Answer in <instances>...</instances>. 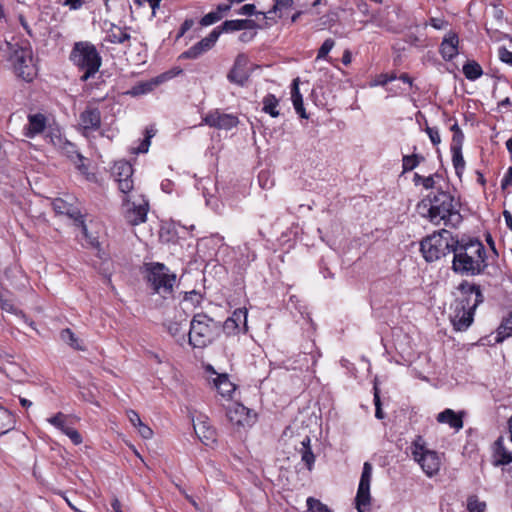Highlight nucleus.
Listing matches in <instances>:
<instances>
[{"label":"nucleus","mask_w":512,"mask_h":512,"mask_svg":"<svg viewBox=\"0 0 512 512\" xmlns=\"http://www.w3.org/2000/svg\"><path fill=\"white\" fill-rule=\"evenodd\" d=\"M460 202L449 191L438 187L417 204L418 213L434 225L455 228L463 220Z\"/></svg>","instance_id":"f257e3e1"},{"label":"nucleus","mask_w":512,"mask_h":512,"mask_svg":"<svg viewBox=\"0 0 512 512\" xmlns=\"http://www.w3.org/2000/svg\"><path fill=\"white\" fill-rule=\"evenodd\" d=\"M452 249V270L460 275L476 276L485 272L488 256L483 243L477 238H461Z\"/></svg>","instance_id":"f03ea898"},{"label":"nucleus","mask_w":512,"mask_h":512,"mask_svg":"<svg viewBox=\"0 0 512 512\" xmlns=\"http://www.w3.org/2000/svg\"><path fill=\"white\" fill-rule=\"evenodd\" d=\"M458 289L466 298L456 303L450 318L456 331H465L472 324L474 310L483 302L484 296L479 285L468 281L461 282Z\"/></svg>","instance_id":"7ed1b4c3"},{"label":"nucleus","mask_w":512,"mask_h":512,"mask_svg":"<svg viewBox=\"0 0 512 512\" xmlns=\"http://www.w3.org/2000/svg\"><path fill=\"white\" fill-rule=\"evenodd\" d=\"M144 274L148 287L153 293L160 295L162 298L172 296L176 275L170 272L163 263H145Z\"/></svg>","instance_id":"20e7f679"},{"label":"nucleus","mask_w":512,"mask_h":512,"mask_svg":"<svg viewBox=\"0 0 512 512\" xmlns=\"http://www.w3.org/2000/svg\"><path fill=\"white\" fill-rule=\"evenodd\" d=\"M5 46L17 76L26 82H31L37 74V69L30 44L5 42Z\"/></svg>","instance_id":"39448f33"},{"label":"nucleus","mask_w":512,"mask_h":512,"mask_svg":"<svg viewBox=\"0 0 512 512\" xmlns=\"http://www.w3.org/2000/svg\"><path fill=\"white\" fill-rule=\"evenodd\" d=\"M71 61L84 74L81 76L82 81H87L93 77L102 64V58L96 47L87 41L76 42L70 54Z\"/></svg>","instance_id":"423d86ee"},{"label":"nucleus","mask_w":512,"mask_h":512,"mask_svg":"<svg viewBox=\"0 0 512 512\" xmlns=\"http://www.w3.org/2000/svg\"><path fill=\"white\" fill-rule=\"evenodd\" d=\"M456 240L450 231L442 229L425 237L420 242V251L427 262H434L452 253Z\"/></svg>","instance_id":"0eeeda50"},{"label":"nucleus","mask_w":512,"mask_h":512,"mask_svg":"<svg viewBox=\"0 0 512 512\" xmlns=\"http://www.w3.org/2000/svg\"><path fill=\"white\" fill-rule=\"evenodd\" d=\"M217 329V322L206 314L194 315L190 322L189 344L194 348H205L213 342Z\"/></svg>","instance_id":"6e6552de"},{"label":"nucleus","mask_w":512,"mask_h":512,"mask_svg":"<svg viewBox=\"0 0 512 512\" xmlns=\"http://www.w3.org/2000/svg\"><path fill=\"white\" fill-rule=\"evenodd\" d=\"M411 454L427 476L431 477L438 473L441 465L439 455L436 451L426 448L422 436H417L412 442Z\"/></svg>","instance_id":"1a4fd4ad"},{"label":"nucleus","mask_w":512,"mask_h":512,"mask_svg":"<svg viewBox=\"0 0 512 512\" xmlns=\"http://www.w3.org/2000/svg\"><path fill=\"white\" fill-rule=\"evenodd\" d=\"M125 195L126 196L123 198V206L125 208L124 216L126 221L133 226L144 223L149 210L148 200L141 194Z\"/></svg>","instance_id":"9d476101"},{"label":"nucleus","mask_w":512,"mask_h":512,"mask_svg":"<svg viewBox=\"0 0 512 512\" xmlns=\"http://www.w3.org/2000/svg\"><path fill=\"white\" fill-rule=\"evenodd\" d=\"M372 469V465L369 462L364 463L358 491L355 498L356 509L358 512H364L366 507L370 505V483L372 477Z\"/></svg>","instance_id":"9b49d317"},{"label":"nucleus","mask_w":512,"mask_h":512,"mask_svg":"<svg viewBox=\"0 0 512 512\" xmlns=\"http://www.w3.org/2000/svg\"><path fill=\"white\" fill-rule=\"evenodd\" d=\"M101 127V112L99 108L88 105L80 113L78 128L84 136L97 131Z\"/></svg>","instance_id":"f8f14e48"},{"label":"nucleus","mask_w":512,"mask_h":512,"mask_svg":"<svg viewBox=\"0 0 512 512\" xmlns=\"http://www.w3.org/2000/svg\"><path fill=\"white\" fill-rule=\"evenodd\" d=\"M221 31L219 28H214L208 36L201 39L188 50L180 54V59H197L205 52L209 51L217 42Z\"/></svg>","instance_id":"ddd939ff"},{"label":"nucleus","mask_w":512,"mask_h":512,"mask_svg":"<svg viewBox=\"0 0 512 512\" xmlns=\"http://www.w3.org/2000/svg\"><path fill=\"white\" fill-rule=\"evenodd\" d=\"M248 63L249 58L246 54H238L235 58L232 68L227 74V79L229 80V82L241 87L245 86L249 79V74L247 72Z\"/></svg>","instance_id":"4468645a"},{"label":"nucleus","mask_w":512,"mask_h":512,"mask_svg":"<svg viewBox=\"0 0 512 512\" xmlns=\"http://www.w3.org/2000/svg\"><path fill=\"white\" fill-rule=\"evenodd\" d=\"M133 172L132 165L127 161H119L114 166L116 181L118 182L119 190L123 194H128L133 189Z\"/></svg>","instance_id":"2eb2a0df"},{"label":"nucleus","mask_w":512,"mask_h":512,"mask_svg":"<svg viewBox=\"0 0 512 512\" xmlns=\"http://www.w3.org/2000/svg\"><path fill=\"white\" fill-rule=\"evenodd\" d=\"M226 416L229 421L238 426H249L252 423L251 411L238 402H231L226 407Z\"/></svg>","instance_id":"dca6fc26"},{"label":"nucleus","mask_w":512,"mask_h":512,"mask_svg":"<svg viewBox=\"0 0 512 512\" xmlns=\"http://www.w3.org/2000/svg\"><path fill=\"white\" fill-rule=\"evenodd\" d=\"M203 121L206 125L217 129L230 130L237 126L238 118L232 114L221 113L219 110L209 112Z\"/></svg>","instance_id":"f3484780"},{"label":"nucleus","mask_w":512,"mask_h":512,"mask_svg":"<svg viewBox=\"0 0 512 512\" xmlns=\"http://www.w3.org/2000/svg\"><path fill=\"white\" fill-rule=\"evenodd\" d=\"M459 38L456 33L446 35L440 45V54L446 61L452 60L458 54Z\"/></svg>","instance_id":"a211bd4d"},{"label":"nucleus","mask_w":512,"mask_h":512,"mask_svg":"<svg viewBox=\"0 0 512 512\" xmlns=\"http://www.w3.org/2000/svg\"><path fill=\"white\" fill-rule=\"evenodd\" d=\"M463 416L464 412L456 413L454 410L447 408L437 415V421L446 423L451 428L459 431L463 427Z\"/></svg>","instance_id":"6ab92c4d"},{"label":"nucleus","mask_w":512,"mask_h":512,"mask_svg":"<svg viewBox=\"0 0 512 512\" xmlns=\"http://www.w3.org/2000/svg\"><path fill=\"white\" fill-rule=\"evenodd\" d=\"M512 462V455L504 446V438L500 436L494 443L493 464L495 466L507 465Z\"/></svg>","instance_id":"aec40b11"},{"label":"nucleus","mask_w":512,"mask_h":512,"mask_svg":"<svg viewBox=\"0 0 512 512\" xmlns=\"http://www.w3.org/2000/svg\"><path fill=\"white\" fill-rule=\"evenodd\" d=\"M46 127V117L41 114H31L28 116V126L25 128V135L33 138L35 135L40 134Z\"/></svg>","instance_id":"412c9836"},{"label":"nucleus","mask_w":512,"mask_h":512,"mask_svg":"<svg viewBox=\"0 0 512 512\" xmlns=\"http://www.w3.org/2000/svg\"><path fill=\"white\" fill-rule=\"evenodd\" d=\"M105 40L113 44H123L130 40V34L127 32L126 27L122 28L112 24L107 31Z\"/></svg>","instance_id":"4be33fe9"},{"label":"nucleus","mask_w":512,"mask_h":512,"mask_svg":"<svg viewBox=\"0 0 512 512\" xmlns=\"http://www.w3.org/2000/svg\"><path fill=\"white\" fill-rule=\"evenodd\" d=\"M291 99L293 102V106L295 111L299 114L301 118L307 119L308 115L305 112L303 106V98L299 91V78L293 80L292 89H291Z\"/></svg>","instance_id":"5701e85b"},{"label":"nucleus","mask_w":512,"mask_h":512,"mask_svg":"<svg viewBox=\"0 0 512 512\" xmlns=\"http://www.w3.org/2000/svg\"><path fill=\"white\" fill-rule=\"evenodd\" d=\"M310 442H311L310 437L306 436L301 441V446L298 449L299 453L301 454V459L305 463V465L309 471L312 470L314 462H315V455L312 452Z\"/></svg>","instance_id":"b1692460"},{"label":"nucleus","mask_w":512,"mask_h":512,"mask_svg":"<svg viewBox=\"0 0 512 512\" xmlns=\"http://www.w3.org/2000/svg\"><path fill=\"white\" fill-rule=\"evenodd\" d=\"M195 433L198 435L199 439L205 444L208 445L210 442H215L216 440V432L215 429L208 426L205 422H199L194 424Z\"/></svg>","instance_id":"393cba45"},{"label":"nucleus","mask_w":512,"mask_h":512,"mask_svg":"<svg viewBox=\"0 0 512 512\" xmlns=\"http://www.w3.org/2000/svg\"><path fill=\"white\" fill-rule=\"evenodd\" d=\"M15 423L14 415L6 408L0 406V436L14 429Z\"/></svg>","instance_id":"a878e982"},{"label":"nucleus","mask_w":512,"mask_h":512,"mask_svg":"<svg viewBox=\"0 0 512 512\" xmlns=\"http://www.w3.org/2000/svg\"><path fill=\"white\" fill-rule=\"evenodd\" d=\"M159 82H160V80L158 78L150 80V81H146V82H140V83L136 84L135 86H133L127 92V94L134 96V97L147 94V93L151 92L154 89V87L159 84Z\"/></svg>","instance_id":"bb28decb"},{"label":"nucleus","mask_w":512,"mask_h":512,"mask_svg":"<svg viewBox=\"0 0 512 512\" xmlns=\"http://www.w3.org/2000/svg\"><path fill=\"white\" fill-rule=\"evenodd\" d=\"M215 386L222 396H231L235 390V385L228 379L227 375H220L215 380Z\"/></svg>","instance_id":"cd10ccee"},{"label":"nucleus","mask_w":512,"mask_h":512,"mask_svg":"<svg viewBox=\"0 0 512 512\" xmlns=\"http://www.w3.org/2000/svg\"><path fill=\"white\" fill-rule=\"evenodd\" d=\"M462 70L465 77L471 81L480 78L483 74L481 66L476 61H467Z\"/></svg>","instance_id":"c85d7f7f"},{"label":"nucleus","mask_w":512,"mask_h":512,"mask_svg":"<svg viewBox=\"0 0 512 512\" xmlns=\"http://www.w3.org/2000/svg\"><path fill=\"white\" fill-rule=\"evenodd\" d=\"M263 112L269 114L271 117H278L280 115L279 111L277 110L278 106V99L273 94H267L263 98Z\"/></svg>","instance_id":"c756f323"},{"label":"nucleus","mask_w":512,"mask_h":512,"mask_svg":"<svg viewBox=\"0 0 512 512\" xmlns=\"http://www.w3.org/2000/svg\"><path fill=\"white\" fill-rule=\"evenodd\" d=\"M425 158L419 154L405 155L402 159L403 173L415 169Z\"/></svg>","instance_id":"7c9ffc66"},{"label":"nucleus","mask_w":512,"mask_h":512,"mask_svg":"<svg viewBox=\"0 0 512 512\" xmlns=\"http://www.w3.org/2000/svg\"><path fill=\"white\" fill-rule=\"evenodd\" d=\"M512 336V313L503 321L497 330L496 342H502L505 338Z\"/></svg>","instance_id":"2f4dec72"},{"label":"nucleus","mask_w":512,"mask_h":512,"mask_svg":"<svg viewBox=\"0 0 512 512\" xmlns=\"http://www.w3.org/2000/svg\"><path fill=\"white\" fill-rule=\"evenodd\" d=\"M452 153V163L456 175L460 178L465 168V160L462 155V149H450Z\"/></svg>","instance_id":"473e14b6"},{"label":"nucleus","mask_w":512,"mask_h":512,"mask_svg":"<svg viewBox=\"0 0 512 512\" xmlns=\"http://www.w3.org/2000/svg\"><path fill=\"white\" fill-rule=\"evenodd\" d=\"M221 33H230L244 29L243 19L226 20L218 27Z\"/></svg>","instance_id":"72a5a7b5"},{"label":"nucleus","mask_w":512,"mask_h":512,"mask_svg":"<svg viewBox=\"0 0 512 512\" xmlns=\"http://www.w3.org/2000/svg\"><path fill=\"white\" fill-rule=\"evenodd\" d=\"M60 338L63 342H65L72 348L76 350H83V348L79 345L77 337L69 328L63 329L60 332Z\"/></svg>","instance_id":"f704fd0d"},{"label":"nucleus","mask_w":512,"mask_h":512,"mask_svg":"<svg viewBox=\"0 0 512 512\" xmlns=\"http://www.w3.org/2000/svg\"><path fill=\"white\" fill-rule=\"evenodd\" d=\"M311 361L312 365H314L317 362V355L313 354L312 352H303L302 359L296 360L295 362H298V365H292L293 369H308L309 368V362Z\"/></svg>","instance_id":"c9c22d12"},{"label":"nucleus","mask_w":512,"mask_h":512,"mask_svg":"<svg viewBox=\"0 0 512 512\" xmlns=\"http://www.w3.org/2000/svg\"><path fill=\"white\" fill-rule=\"evenodd\" d=\"M49 423L54 427L59 429L64 433L65 429L69 426L67 425V416L61 412H58L56 415L48 419Z\"/></svg>","instance_id":"e433bc0d"},{"label":"nucleus","mask_w":512,"mask_h":512,"mask_svg":"<svg viewBox=\"0 0 512 512\" xmlns=\"http://www.w3.org/2000/svg\"><path fill=\"white\" fill-rule=\"evenodd\" d=\"M307 507L311 512H332V510H330L327 505L313 497H309L307 499Z\"/></svg>","instance_id":"4c0bfd02"},{"label":"nucleus","mask_w":512,"mask_h":512,"mask_svg":"<svg viewBox=\"0 0 512 512\" xmlns=\"http://www.w3.org/2000/svg\"><path fill=\"white\" fill-rule=\"evenodd\" d=\"M293 4V0H274V5L273 7L271 8V10H269L267 12V14H277L279 13V17H282L283 16V10L284 9H287V8H290Z\"/></svg>","instance_id":"58836bf2"},{"label":"nucleus","mask_w":512,"mask_h":512,"mask_svg":"<svg viewBox=\"0 0 512 512\" xmlns=\"http://www.w3.org/2000/svg\"><path fill=\"white\" fill-rule=\"evenodd\" d=\"M486 508L485 502L479 501L477 496H470L467 500V509L470 512H484Z\"/></svg>","instance_id":"ea45409f"},{"label":"nucleus","mask_w":512,"mask_h":512,"mask_svg":"<svg viewBox=\"0 0 512 512\" xmlns=\"http://www.w3.org/2000/svg\"><path fill=\"white\" fill-rule=\"evenodd\" d=\"M335 46V41L332 38L326 39L318 50L316 60L326 59L329 52Z\"/></svg>","instance_id":"a19ab883"},{"label":"nucleus","mask_w":512,"mask_h":512,"mask_svg":"<svg viewBox=\"0 0 512 512\" xmlns=\"http://www.w3.org/2000/svg\"><path fill=\"white\" fill-rule=\"evenodd\" d=\"M483 274H486L494 279H501L503 276V271L497 264L488 263L486 261V267L485 272Z\"/></svg>","instance_id":"79ce46f5"},{"label":"nucleus","mask_w":512,"mask_h":512,"mask_svg":"<svg viewBox=\"0 0 512 512\" xmlns=\"http://www.w3.org/2000/svg\"><path fill=\"white\" fill-rule=\"evenodd\" d=\"M53 208L58 214H67L70 217H74V214L70 212V207L67 206L66 202L62 199H56L53 201Z\"/></svg>","instance_id":"37998d69"},{"label":"nucleus","mask_w":512,"mask_h":512,"mask_svg":"<svg viewBox=\"0 0 512 512\" xmlns=\"http://www.w3.org/2000/svg\"><path fill=\"white\" fill-rule=\"evenodd\" d=\"M374 404H375V417L377 419H383L384 413L381 408L380 391L377 386H374Z\"/></svg>","instance_id":"c03bdc74"},{"label":"nucleus","mask_w":512,"mask_h":512,"mask_svg":"<svg viewBox=\"0 0 512 512\" xmlns=\"http://www.w3.org/2000/svg\"><path fill=\"white\" fill-rule=\"evenodd\" d=\"M219 20H221V16L218 15V13H216L215 11H211L201 18L200 24L202 26H209L218 22Z\"/></svg>","instance_id":"a18cd8bd"},{"label":"nucleus","mask_w":512,"mask_h":512,"mask_svg":"<svg viewBox=\"0 0 512 512\" xmlns=\"http://www.w3.org/2000/svg\"><path fill=\"white\" fill-rule=\"evenodd\" d=\"M238 14L240 15H246V16H251L253 14H261L263 15L264 17L268 18V14H265L263 12H256V7L254 4H245L243 5L238 11H237Z\"/></svg>","instance_id":"49530a36"},{"label":"nucleus","mask_w":512,"mask_h":512,"mask_svg":"<svg viewBox=\"0 0 512 512\" xmlns=\"http://www.w3.org/2000/svg\"><path fill=\"white\" fill-rule=\"evenodd\" d=\"M247 310L246 309H237L233 312V315L230 317L231 319L235 320V324H243L246 325L247 321Z\"/></svg>","instance_id":"de8ad7c7"},{"label":"nucleus","mask_w":512,"mask_h":512,"mask_svg":"<svg viewBox=\"0 0 512 512\" xmlns=\"http://www.w3.org/2000/svg\"><path fill=\"white\" fill-rule=\"evenodd\" d=\"M201 299H202V296L200 293H198L197 291L193 290V291H190V292H186L185 293V297H184V300L186 302H191V304L193 306H197L200 304L201 302Z\"/></svg>","instance_id":"09e8293b"},{"label":"nucleus","mask_w":512,"mask_h":512,"mask_svg":"<svg viewBox=\"0 0 512 512\" xmlns=\"http://www.w3.org/2000/svg\"><path fill=\"white\" fill-rule=\"evenodd\" d=\"M64 434L67 435L75 445L82 443V437L77 430L72 427L65 429Z\"/></svg>","instance_id":"8fccbe9b"},{"label":"nucleus","mask_w":512,"mask_h":512,"mask_svg":"<svg viewBox=\"0 0 512 512\" xmlns=\"http://www.w3.org/2000/svg\"><path fill=\"white\" fill-rule=\"evenodd\" d=\"M426 133L428 134L433 145H438L441 142L439 130L436 127H426Z\"/></svg>","instance_id":"3c124183"},{"label":"nucleus","mask_w":512,"mask_h":512,"mask_svg":"<svg viewBox=\"0 0 512 512\" xmlns=\"http://www.w3.org/2000/svg\"><path fill=\"white\" fill-rule=\"evenodd\" d=\"M464 142L463 132L453 134L450 149H462Z\"/></svg>","instance_id":"603ef678"},{"label":"nucleus","mask_w":512,"mask_h":512,"mask_svg":"<svg viewBox=\"0 0 512 512\" xmlns=\"http://www.w3.org/2000/svg\"><path fill=\"white\" fill-rule=\"evenodd\" d=\"M498 55L502 62L512 66V52L508 51L505 47H500Z\"/></svg>","instance_id":"864d4df0"},{"label":"nucleus","mask_w":512,"mask_h":512,"mask_svg":"<svg viewBox=\"0 0 512 512\" xmlns=\"http://www.w3.org/2000/svg\"><path fill=\"white\" fill-rule=\"evenodd\" d=\"M138 432L144 439H150L153 435V431L150 427L145 425L143 422L139 424L138 426Z\"/></svg>","instance_id":"5fc2aeb1"},{"label":"nucleus","mask_w":512,"mask_h":512,"mask_svg":"<svg viewBox=\"0 0 512 512\" xmlns=\"http://www.w3.org/2000/svg\"><path fill=\"white\" fill-rule=\"evenodd\" d=\"M0 308H1L2 310L7 311V312H12V311H14V306H13V304H12L9 300H7V299H5V298H4V296H3V294H2V292H1V291H0Z\"/></svg>","instance_id":"6e6d98bb"},{"label":"nucleus","mask_w":512,"mask_h":512,"mask_svg":"<svg viewBox=\"0 0 512 512\" xmlns=\"http://www.w3.org/2000/svg\"><path fill=\"white\" fill-rule=\"evenodd\" d=\"M127 416H128L129 421L135 427H137L139 424L142 423L139 414L134 410L127 411Z\"/></svg>","instance_id":"4d7b16f0"},{"label":"nucleus","mask_w":512,"mask_h":512,"mask_svg":"<svg viewBox=\"0 0 512 512\" xmlns=\"http://www.w3.org/2000/svg\"><path fill=\"white\" fill-rule=\"evenodd\" d=\"M422 186L427 190L434 189L436 187V180H434V175L424 177Z\"/></svg>","instance_id":"13d9d810"},{"label":"nucleus","mask_w":512,"mask_h":512,"mask_svg":"<svg viewBox=\"0 0 512 512\" xmlns=\"http://www.w3.org/2000/svg\"><path fill=\"white\" fill-rule=\"evenodd\" d=\"M149 146H150V141H148V139H143L140 144L138 145V147L134 148V153L138 154V153H146L149 149Z\"/></svg>","instance_id":"bf43d9fd"},{"label":"nucleus","mask_w":512,"mask_h":512,"mask_svg":"<svg viewBox=\"0 0 512 512\" xmlns=\"http://www.w3.org/2000/svg\"><path fill=\"white\" fill-rule=\"evenodd\" d=\"M255 36H256V32L245 31L240 34L239 41H241L243 43H248V42L252 41Z\"/></svg>","instance_id":"052dcab7"},{"label":"nucleus","mask_w":512,"mask_h":512,"mask_svg":"<svg viewBox=\"0 0 512 512\" xmlns=\"http://www.w3.org/2000/svg\"><path fill=\"white\" fill-rule=\"evenodd\" d=\"M194 22L192 19H186L183 24L181 25L180 31H179V37L183 36L191 27L193 26Z\"/></svg>","instance_id":"680f3d73"},{"label":"nucleus","mask_w":512,"mask_h":512,"mask_svg":"<svg viewBox=\"0 0 512 512\" xmlns=\"http://www.w3.org/2000/svg\"><path fill=\"white\" fill-rule=\"evenodd\" d=\"M239 327V324H235V320L231 318H228L224 323V329L229 332L237 330Z\"/></svg>","instance_id":"e2e57ef3"},{"label":"nucleus","mask_w":512,"mask_h":512,"mask_svg":"<svg viewBox=\"0 0 512 512\" xmlns=\"http://www.w3.org/2000/svg\"><path fill=\"white\" fill-rule=\"evenodd\" d=\"M512 183V167L508 169L504 178L502 179L501 186L502 188H506L508 185Z\"/></svg>","instance_id":"0e129e2a"},{"label":"nucleus","mask_w":512,"mask_h":512,"mask_svg":"<svg viewBox=\"0 0 512 512\" xmlns=\"http://www.w3.org/2000/svg\"><path fill=\"white\" fill-rule=\"evenodd\" d=\"M231 9V5L230 4H219L215 10L216 13H218V15L221 16V19L223 18V16Z\"/></svg>","instance_id":"69168bd1"},{"label":"nucleus","mask_w":512,"mask_h":512,"mask_svg":"<svg viewBox=\"0 0 512 512\" xmlns=\"http://www.w3.org/2000/svg\"><path fill=\"white\" fill-rule=\"evenodd\" d=\"M243 22L245 30H255L260 28V26L252 19H243Z\"/></svg>","instance_id":"338daca9"},{"label":"nucleus","mask_w":512,"mask_h":512,"mask_svg":"<svg viewBox=\"0 0 512 512\" xmlns=\"http://www.w3.org/2000/svg\"><path fill=\"white\" fill-rule=\"evenodd\" d=\"M394 79H395V76H388L387 74H381L378 78L377 84L384 86Z\"/></svg>","instance_id":"774afa93"}]
</instances>
